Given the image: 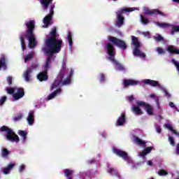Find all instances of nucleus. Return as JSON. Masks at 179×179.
Instances as JSON below:
<instances>
[{
  "instance_id": "nucleus-5",
  "label": "nucleus",
  "mask_w": 179,
  "mask_h": 179,
  "mask_svg": "<svg viewBox=\"0 0 179 179\" xmlns=\"http://www.w3.org/2000/svg\"><path fill=\"white\" fill-rule=\"evenodd\" d=\"M54 58V56L48 55L46 61L43 66V71L41 72L37 76V79L40 82H45L48 80V70L51 69V60Z\"/></svg>"
},
{
  "instance_id": "nucleus-13",
  "label": "nucleus",
  "mask_w": 179,
  "mask_h": 179,
  "mask_svg": "<svg viewBox=\"0 0 179 179\" xmlns=\"http://www.w3.org/2000/svg\"><path fill=\"white\" fill-rule=\"evenodd\" d=\"M123 85L124 87L127 88L129 87V86H138V85H141V83L138 80L124 79Z\"/></svg>"
},
{
  "instance_id": "nucleus-3",
  "label": "nucleus",
  "mask_w": 179,
  "mask_h": 179,
  "mask_svg": "<svg viewBox=\"0 0 179 179\" xmlns=\"http://www.w3.org/2000/svg\"><path fill=\"white\" fill-rule=\"evenodd\" d=\"M65 73H68V70L66 69V63L63 62L59 73L54 83L52 84L50 90H54V89H57V87H59L61 85L65 86V85H69V83H71V76L73 74V70L71 69L70 74L65 80H64Z\"/></svg>"
},
{
  "instance_id": "nucleus-21",
  "label": "nucleus",
  "mask_w": 179,
  "mask_h": 179,
  "mask_svg": "<svg viewBox=\"0 0 179 179\" xmlns=\"http://www.w3.org/2000/svg\"><path fill=\"white\" fill-rule=\"evenodd\" d=\"M110 61L112 62L113 64H115V68L117 71H125V68L124 67V66H122V64H120V62L115 60V57L113 58V60H110Z\"/></svg>"
},
{
  "instance_id": "nucleus-29",
  "label": "nucleus",
  "mask_w": 179,
  "mask_h": 179,
  "mask_svg": "<svg viewBox=\"0 0 179 179\" xmlns=\"http://www.w3.org/2000/svg\"><path fill=\"white\" fill-rule=\"evenodd\" d=\"M67 40L69 41V47H72L73 45V42L72 41V32L69 31L67 34Z\"/></svg>"
},
{
  "instance_id": "nucleus-52",
  "label": "nucleus",
  "mask_w": 179,
  "mask_h": 179,
  "mask_svg": "<svg viewBox=\"0 0 179 179\" xmlns=\"http://www.w3.org/2000/svg\"><path fill=\"white\" fill-rule=\"evenodd\" d=\"M169 106H171V108H176V105H174V103H173V102L169 103Z\"/></svg>"
},
{
  "instance_id": "nucleus-33",
  "label": "nucleus",
  "mask_w": 179,
  "mask_h": 179,
  "mask_svg": "<svg viewBox=\"0 0 179 179\" xmlns=\"http://www.w3.org/2000/svg\"><path fill=\"white\" fill-rule=\"evenodd\" d=\"M136 104L138 106V107H144V108H145L148 103H146L145 101H138Z\"/></svg>"
},
{
  "instance_id": "nucleus-53",
  "label": "nucleus",
  "mask_w": 179,
  "mask_h": 179,
  "mask_svg": "<svg viewBox=\"0 0 179 179\" xmlns=\"http://www.w3.org/2000/svg\"><path fill=\"white\" fill-rule=\"evenodd\" d=\"M134 99V95H131L130 96H129L128 100L129 101H132Z\"/></svg>"
},
{
  "instance_id": "nucleus-25",
  "label": "nucleus",
  "mask_w": 179,
  "mask_h": 179,
  "mask_svg": "<svg viewBox=\"0 0 179 179\" xmlns=\"http://www.w3.org/2000/svg\"><path fill=\"white\" fill-rule=\"evenodd\" d=\"M1 68L6 69V57L3 55H2L0 58V69Z\"/></svg>"
},
{
  "instance_id": "nucleus-18",
  "label": "nucleus",
  "mask_w": 179,
  "mask_h": 179,
  "mask_svg": "<svg viewBox=\"0 0 179 179\" xmlns=\"http://www.w3.org/2000/svg\"><path fill=\"white\" fill-rule=\"evenodd\" d=\"M166 50L171 55H179V49L174 48V46L169 45L167 47Z\"/></svg>"
},
{
  "instance_id": "nucleus-43",
  "label": "nucleus",
  "mask_w": 179,
  "mask_h": 179,
  "mask_svg": "<svg viewBox=\"0 0 179 179\" xmlns=\"http://www.w3.org/2000/svg\"><path fill=\"white\" fill-rule=\"evenodd\" d=\"M157 24L158 26H159V27H170V24H167V23L158 22Z\"/></svg>"
},
{
  "instance_id": "nucleus-7",
  "label": "nucleus",
  "mask_w": 179,
  "mask_h": 179,
  "mask_svg": "<svg viewBox=\"0 0 179 179\" xmlns=\"http://www.w3.org/2000/svg\"><path fill=\"white\" fill-rule=\"evenodd\" d=\"M135 9L134 8H121L119 10L116 12V23L115 26L117 27H121L122 26H124V22L125 20V17H124V13H127V12H134Z\"/></svg>"
},
{
  "instance_id": "nucleus-26",
  "label": "nucleus",
  "mask_w": 179,
  "mask_h": 179,
  "mask_svg": "<svg viewBox=\"0 0 179 179\" xmlns=\"http://www.w3.org/2000/svg\"><path fill=\"white\" fill-rule=\"evenodd\" d=\"M13 167H15V164L10 163L6 168L3 169V173L9 174V173H10V170L13 169Z\"/></svg>"
},
{
  "instance_id": "nucleus-49",
  "label": "nucleus",
  "mask_w": 179,
  "mask_h": 179,
  "mask_svg": "<svg viewBox=\"0 0 179 179\" xmlns=\"http://www.w3.org/2000/svg\"><path fill=\"white\" fill-rule=\"evenodd\" d=\"M156 131L158 134H162V128H160V127H157Z\"/></svg>"
},
{
  "instance_id": "nucleus-31",
  "label": "nucleus",
  "mask_w": 179,
  "mask_h": 179,
  "mask_svg": "<svg viewBox=\"0 0 179 179\" xmlns=\"http://www.w3.org/2000/svg\"><path fill=\"white\" fill-rule=\"evenodd\" d=\"M179 31V26H173L171 31V36H174L176 33Z\"/></svg>"
},
{
  "instance_id": "nucleus-50",
  "label": "nucleus",
  "mask_w": 179,
  "mask_h": 179,
  "mask_svg": "<svg viewBox=\"0 0 179 179\" xmlns=\"http://www.w3.org/2000/svg\"><path fill=\"white\" fill-rule=\"evenodd\" d=\"M96 162V159H92L88 161V164H93V163Z\"/></svg>"
},
{
  "instance_id": "nucleus-39",
  "label": "nucleus",
  "mask_w": 179,
  "mask_h": 179,
  "mask_svg": "<svg viewBox=\"0 0 179 179\" xmlns=\"http://www.w3.org/2000/svg\"><path fill=\"white\" fill-rule=\"evenodd\" d=\"M104 80H106V76H104L103 73H100L99 74V82H101V83H103V82H104Z\"/></svg>"
},
{
  "instance_id": "nucleus-4",
  "label": "nucleus",
  "mask_w": 179,
  "mask_h": 179,
  "mask_svg": "<svg viewBox=\"0 0 179 179\" xmlns=\"http://www.w3.org/2000/svg\"><path fill=\"white\" fill-rule=\"evenodd\" d=\"M54 0H40V3L43 10H48L50 9V14L46 15L43 18V23L45 27H48L51 24V20H52V16H54V9H55V3H52Z\"/></svg>"
},
{
  "instance_id": "nucleus-60",
  "label": "nucleus",
  "mask_w": 179,
  "mask_h": 179,
  "mask_svg": "<svg viewBox=\"0 0 179 179\" xmlns=\"http://www.w3.org/2000/svg\"><path fill=\"white\" fill-rule=\"evenodd\" d=\"M161 120H163V117L159 116Z\"/></svg>"
},
{
  "instance_id": "nucleus-27",
  "label": "nucleus",
  "mask_w": 179,
  "mask_h": 179,
  "mask_svg": "<svg viewBox=\"0 0 179 179\" xmlns=\"http://www.w3.org/2000/svg\"><path fill=\"white\" fill-rule=\"evenodd\" d=\"M144 110H145L148 115H153V108L152 106H150V104H147L145 108H144Z\"/></svg>"
},
{
  "instance_id": "nucleus-23",
  "label": "nucleus",
  "mask_w": 179,
  "mask_h": 179,
  "mask_svg": "<svg viewBox=\"0 0 179 179\" xmlns=\"http://www.w3.org/2000/svg\"><path fill=\"white\" fill-rule=\"evenodd\" d=\"M61 92H62L61 88H58L57 90H55L52 93L48 95V100H52V99L56 97L59 93H61Z\"/></svg>"
},
{
  "instance_id": "nucleus-19",
  "label": "nucleus",
  "mask_w": 179,
  "mask_h": 179,
  "mask_svg": "<svg viewBox=\"0 0 179 179\" xmlns=\"http://www.w3.org/2000/svg\"><path fill=\"white\" fill-rule=\"evenodd\" d=\"M144 83L145 85H150V86H152L154 87H160V84L156 80L146 79L144 80Z\"/></svg>"
},
{
  "instance_id": "nucleus-42",
  "label": "nucleus",
  "mask_w": 179,
  "mask_h": 179,
  "mask_svg": "<svg viewBox=\"0 0 179 179\" xmlns=\"http://www.w3.org/2000/svg\"><path fill=\"white\" fill-rule=\"evenodd\" d=\"M31 58H33V54L30 53L28 54L24 59V62H27V61H30V59H31Z\"/></svg>"
},
{
  "instance_id": "nucleus-11",
  "label": "nucleus",
  "mask_w": 179,
  "mask_h": 179,
  "mask_svg": "<svg viewBox=\"0 0 179 179\" xmlns=\"http://www.w3.org/2000/svg\"><path fill=\"white\" fill-rule=\"evenodd\" d=\"M144 13L145 15H149L150 16H157V15H160V16H166L164 13L159 10V9L150 10L148 8H145Z\"/></svg>"
},
{
  "instance_id": "nucleus-41",
  "label": "nucleus",
  "mask_w": 179,
  "mask_h": 179,
  "mask_svg": "<svg viewBox=\"0 0 179 179\" xmlns=\"http://www.w3.org/2000/svg\"><path fill=\"white\" fill-rule=\"evenodd\" d=\"M154 40H155V41H163V36H162V35H158L157 36H154Z\"/></svg>"
},
{
  "instance_id": "nucleus-57",
  "label": "nucleus",
  "mask_w": 179,
  "mask_h": 179,
  "mask_svg": "<svg viewBox=\"0 0 179 179\" xmlns=\"http://www.w3.org/2000/svg\"><path fill=\"white\" fill-rule=\"evenodd\" d=\"M150 97L151 99H155V97H156V95L152 94L150 95Z\"/></svg>"
},
{
  "instance_id": "nucleus-59",
  "label": "nucleus",
  "mask_w": 179,
  "mask_h": 179,
  "mask_svg": "<svg viewBox=\"0 0 179 179\" xmlns=\"http://www.w3.org/2000/svg\"><path fill=\"white\" fill-rule=\"evenodd\" d=\"M155 101H156L157 103H159V98H157L156 100H155Z\"/></svg>"
},
{
  "instance_id": "nucleus-8",
  "label": "nucleus",
  "mask_w": 179,
  "mask_h": 179,
  "mask_svg": "<svg viewBox=\"0 0 179 179\" xmlns=\"http://www.w3.org/2000/svg\"><path fill=\"white\" fill-rule=\"evenodd\" d=\"M131 44L134 47L133 54L135 57L146 58V54L141 52V50H139V48L141 47V42H139V40L136 36H131Z\"/></svg>"
},
{
  "instance_id": "nucleus-22",
  "label": "nucleus",
  "mask_w": 179,
  "mask_h": 179,
  "mask_svg": "<svg viewBox=\"0 0 179 179\" xmlns=\"http://www.w3.org/2000/svg\"><path fill=\"white\" fill-rule=\"evenodd\" d=\"M131 111L136 115H142L143 114V112L141 110V108L138 106H136V105H133L131 107Z\"/></svg>"
},
{
  "instance_id": "nucleus-24",
  "label": "nucleus",
  "mask_w": 179,
  "mask_h": 179,
  "mask_svg": "<svg viewBox=\"0 0 179 179\" xmlns=\"http://www.w3.org/2000/svg\"><path fill=\"white\" fill-rule=\"evenodd\" d=\"M18 135H20V136H21L22 138V141L23 143H24V142H26V141L27 139V131H26L24 130H20L18 131Z\"/></svg>"
},
{
  "instance_id": "nucleus-1",
  "label": "nucleus",
  "mask_w": 179,
  "mask_h": 179,
  "mask_svg": "<svg viewBox=\"0 0 179 179\" xmlns=\"http://www.w3.org/2000/svg\"><path fill=\"white\" fill-rule=\"evenodd\" d=\"M62 39L57 38V28H53L50 31V37L45 41V45L42 48L45 55L54 57V54H58L62 48Z\"/></svg>"
},
{
  "instance_id": "nucleus-28",
  "label": "nucleus",
  "mask_w": 179,
  "mask_h": 179,
  "mask_svg": "<svg viewBox=\"0 0 179 179\" xmlns=\"http://www.w3.org/2000/svg\"><path fill=\"white\" fill-rule=\"evenodd\" d=\"M152 150H153V147H148L141 153V156H142V157H145V156L150 153Z\"/></svg>"
},
{
  "instance_id": "nucleus-62",
  "label": "nucleus",
  "mask_w": 179,
  "mask_h": 179,
  "mask_svg": "<svg viewBox=\"0 0 179 179\" xmlns=\"http://www.w3.org/2000/svg\"><path fill=\"white\" fill-rule=\"evenodd\" d=\"M113 1H117V0H113Z\"/></svg>"
},
{
  "instance_id": "nucleus-34",
  "label": "nucleus",
  "mask_w": 179,
  "mask_h": 179,
  "mask_svg": "<svg viewBox=\"0 0 179 179\" xmlns=\"http://www.w3.org/2000/svg\"><path fill=\"white\" fill-rule=\"evenodd\" d=\"M6 100H8V97H6V96H3L0 98V107H2V106L5 104Z\"/></svg>"
},
{
  "instance_id": "nucleus-40",
  "label": "nucleus",
  "mask_w": 179,
  "mask_h": 179,
  "mask_svg": "<svg viewBox=\"0 0 179 179\" xmlns=\"http://www.w3.org/2000/svg\"><path fill=\"white\" fill-rule=\"evenodd\" d=\"M108 173H109V174H117V170H115V169H113V168H109L108 169Z\"/></svg>"
},
{
  "instance_id": "nucleus-58",
  "label": "nucleus",
  "mask_w": 179,
  "mask_h": 179,
  "mask_svg": "<svg viewBox=\"0 0 179 179\" xmlns=\"http://www.w3.org/2000/svg\"><path fill=\"white\" fill-rule=\"evenodd\" d=\"M173 2H176V3H179V0H173Z\"/></svg>"
},
{
  "instance_id": "nucleus-2",
  "label": "nucleus",
  "mask_w": 179,
  "mask_h": 179,
  "mask_svg": "<svg viewBox=\"0 0 179 179\" xmlns=\"http://www.w3.org/2000/svg\"><path fill=\"white\" fill-rule=\"evenodd\" d=\"M27 30L24 35H20V41L21 46L24 51L26 50V43H24V37L29 40V48H34L37 45V41H36V36H34V29H36V21L29 20L26 23Z\"/></svg>"
},
{
  "instance_id": "nucleus-15",
  "label": "nucleus",
  "mask_w": 179,
  "mask_h": 179,
  "mask_svg": "<svg viewBox=\"0 0 179 179\" xmlns=\"http://www.w3.org/2000/svg\"><path fill=\"white\" fill-rule=\"evenodd\" d=\"M126 121H127V117L125 116V113H123L118 117V119L116 122V126L117 127H122V125H124V123L126 122Z\"/></svg>"
},
{
  "instance_id": "nucleus-36",
  "label": "nucleus",
  "mask_w": 179,
  "mask_h": 179,
  "mask_svg": "<svg viewBox=\"0 0 179 179\" xmlns=\"http://www.w3.org/2000/svg\"><path fill=\"white\" fill-rule=\"evenodd\" d=\"M157 52H158V54H159L160 55H163L166 54V50H164V49H163L160 47H157Z\"/></svg>"
},
{
  "instance_id": "nucleus-32",
  "label": "nucleus",
  "mask_w": 179,
  "mask_h": 179,
  "mask_svg": "<svg viewBox=\"0 0 179 179\" xmlns=\"http://www.w3.org/2000/svg\"><path fill=\"white\" fill-rule=\"evenodd\" d=\"M73 174V171L71 170V169H65L64 170V176L66 177H69L70 176H72Z\"/></svg>"
},
{
  "instance_id": "nucleus-48",
  "label": "nucleus",
  "mask_w": 179,
  "mask_h": 179,
  "mask_svg": "<svg viewBox=\"0 0 179 179\" xmlns=\"http://www.w3.org/2000/svg\"><path fill=\"white\" fill-rule=\"evenodd\" d=\"M7 82L9 86H10V85H12V77L10 76L7 77Z\"/></svg>"
},
{
  "instance_id": "nucleus-56",
  "label": "nucleus",
  "mask_w": 179,
  "mask_h": 179,
  "mask_svg": "<svg viewBox=\"0 0 179 179\" xmlns=\"http://www.w3.org/2000/svg\"><path fill=\"white\" fill-rule=\"evenodd\" d=\"M175 135H176L177 136H179V132H178L177 131H173V133Z\"/></svg>"
},
{
  "instance_id": "nucleus-6",
  "label": "nucleus",
  "mask_w": 179,
  "mask_h": 179,
  "mask_svg": "<svg viewBox=\"0 0 179 179\" xmlns=\"http://www.w3.org/2000/svg\"><path fill=\"white\" fill-rule=\"evenodd\" d=\"M0 132H6V134L4 135L5 138H6L7 141H10V142H15V143H19V136L16 134L13 131V130L10 128H9L7 126H2L0 128Z\"/></svg>"
},
{
  "instance_id": "nucleus-61",
  "label": "nucleus",
  "mask_w": 179,
  "mask_h": 179,
  "mask_svg": "<svg viewBox=\"0 0 179 179\" xmlns=\"http://www.w3.org/2000/svg\"><path fill=\"white\" fill-rule=\"evenodd\" d=\"M68 179H72V177H69Z\"/></svg>"
},
{
  "instance_id": "nucleus-20",
  "label": "nucleus",
  "mask_w": 179,
  "mask_h": 179,
  "mask_svg": "<svg viewBox=\"0 0 179 179\" xmlns=\"http://www.w3.org/2000/svg\"><path fill=\"white\" fill-rule=\"evenodd\" d=\"M133 142L138 145V146H143V145H146V142L145 141L138 138L136 136H133Z\"/></svg>"
},
{
  "instance_id": "nucleus-9",
  "label": "nucleus",
  "mask_w": 179,
  "mask_h": 179,
  "mask_svg": "<svg viewBox=\"0 0 179 179\" xmlns=\"http://www.w3.org/2000/svg\"><path fill=\"white\" fill-rule=\"evenodd\" d=\"M108 39L109 41L112 42L113 45H116V47H118V48H121L122 50H127V45L125 41L114 36L108 37Z\"/></svg>"
},
{
  "instance_id": "nucleus-51",
  "label": "nucleus",
  "mask_w": 179,
  "mask_h": 179,
  "mask_svg": "<svg viewBox=\"0 0 179 179\" xmlns=\"http://www.w3.org/2000/svg\"><path fill=\"white\" fill-rule=\"evenodd\" d=\"M176 155L179 156V144L176 145Z\"/></svg>"
},
{
  "instance_id": "nucleus-30",
  "label": "nucleus",
  "mask_w": 179,
  "mask_h": 179,
  "mask_svg": "<svg viewBox=\"0 0 179 179\" xmlns=\"http://www.w3.org/2000/svg\"><path fill=\"white\" fill-rule=\"evenodd\" d=\"M23 118V113H18L15 117L13 118L15 122H17V121H20Z\"/></svg>"
},
{
  "instance_id": "nucleus-16",
  "label": "nucleus",
  "mask_w": 179,
  "mask_h": 179,
  "mask_svg": "<svg viewBox=\"0 0 179 179\" xmlns=\"http://www.w3.org/2000/svg\"><path fill=\"white\" fill-rule=\"evenodd\" d=\"M31 72H33V69H27L23 73V78L26 82H30L31 78Z\"/></svg>"
},
{
  "instance_id": "nucleus-45",
  "label": "nucleus",
  "mask_w": 179,
  "mask_h": 179,
  "mask_svg": "<svg viewBox=\"0 0 179 179\" xmlns=\"http://www.w3.org/2000/svg\"><path fill=\"white\" fill-rule=\"evenodd\" d=\"M7 93L8 94H15V89L14 88H7Z\"/></svg>"
},
{
  "instance_id": "nucleus-55",
  "label": "nucleus",
  "mask_w": 179,
  "mask_h": 179,
  "mask_svg": "<svg viewBox=\"0 0 179 179\" xmlns=\"http://www.w3.org/2000/svg\"><path fill=\"white\" fill-rule=\"evenodd\" d=\"M165 95L168 96V98H169L171 96L170 93H169V92L165 91Z\"/></svg>"
},
{
  "instance_id": "nucleus-12",
  "label": "nucleus",
  "mask_w": 179,
  "mask_h": 179,
  "mask_svg": "<svg viewBox=\"0 0 179 179\" xmlns=\"http://www.w3.org/2000/svg\"><path fill=\"white\" fill-rule=\"evenodd\" d=\"M113 152L115 155H117L119 157H121L123 159V160H125L126 162H128L129 160V157L128 156V153L125 151H123L120 149L114 148Z\"/></svg>"
},
{
  "instance_id": "nucleus-47",
  "label": "nucleus",
  "mask_w": 179,
  "mask_h": 179,
  "mask_svg": "<svg viewBox=\"0 0 179 179\" xmlns=\"http://www.w3.org/2000/svg\"><path fill=\"white\" fill-rule=\"evenodd\" d=\"M25 169H26V166H24V164L21 165L19 168V173H23V171H24Z\"/></svg>"
},
{
  "instance_id": "nucleus-38",
  "label": "nucleus",
  "mask_w": 179,
  "mask_h": 179,
  "mask_svg": "<svg viewBox=\"0 0 179 179\" xmlns=\"http://www.w3.org/2000/svg\"><path fill=\"white\" fill-rule=\"evenodd\" d=\"M158 174H159V176H167V174H169V173L166 171H165L164 169H161V170L158 171Z\"/></svg>"
},
{
  "instance_id": "nucleus-10",
  "label": "nucleus",
  "mask_w": 179,
  "mask_h": 179,
  "mask_svg": "<svg viewBox=\"0 0 179 179\" xmlns=\"http://www.w3.org/2000/svg\"><path fill=\"white\" fill-rule=\"evenodd\" d=\"M105 48L107 54L109 55L108 59H109V61H114V58H115V48H114V45L110 43H107L105 45Z\"/></svg>"
},
{
  "instance_id": "nucleus-14",
  "label": "nucleus",
  "mask_w": 179,
  "mask_h": 179,
  "mask_svg": "<svg viewBox=\"0 0 179 179\" xmlns=\"http://www.w3.org/2000/svg\"><path fill=\"white\" fill-rule=\"evenodd\" d=\"M24 96V90L23 88L20 87L17 90V93H14L13 94V99L14 100H19V99H22V97Z\"/></svg>"
},
{
  "instance_id": "nucleus-54",
  "label": "nucleus",
  "mask_w": 179,
  "mask_h": 179,
  "mask_svg": "<svg viewBox=\"0 0 179 179\" xmlns=\"http://www.w3.org/2000/svg\"><path fill=\"white\" fill-rule=\"evenodd\" d=\"M148 166H150L151 167L153 166V162L152 161H148Z\"/></svg>"
},
{
  "instance_id": "nucleus-35",
  "label": "nucleus",
  "mask_w": 179,
  "mask_h": 179,
  "mask_svg": "<svg viewBox=\"0 0 179 179\" xmlns=\"http://www.w3.org/2000/svg\"><path fill=\"white\" fill-rule=\"evenodd\" d=\"M9 155V151L6 148H3L1 151L2 157H6V156Z\"/></svg>"
},
{
  "instance_id": "nucleus-46",
  "label": "nucleus",
  "mask_w": 179,
  "mask_h": 179,
  "mask_svg": "<svg viewBox=\"0 0 179 179\" xmlns=\"http://www.w3.org/2000/svg\"><path fill=\"white\" fill-rule=\"evenodd\" d=\"M166 128H167V129H169V131H171V132H174V129L173 128V126H171V124H166Z\"/></svg>"
},
{
  "instance_id": "nucleus-37",
  "label": "nucleus",
  "mask_w": 179,
  "mask_h": 179,
  "mask_svg": "<svg viewBox=\"0 0 179 179\" xmlns=\"http://www.w3.org/2000/svg\"><path fill=\"white\" fill-rule=\"evenodd\" d=\"M141 22L143 24H148V23H149V20L143 17V15H141Z\"/></svg>"
},
{
  "instance_id": "nucleus-17",
  "label": "nucleus",
  "mask_w": 179,
  "mask_h": 179,
  "mask_svg": "<svg viewBox=\"0 0 179 179\" xmlns=\"http://www.w3.org/2000/svg\"><path fill=\"white\" fill-rule=\"evenodd\" d=\"M27 121L29 125H33L34 124V110H30L27 117Z\"/></svg>"
},
{
  "instance_id": "nucleus-44",
  "label": "nucleus",
  "mask_w": 179,
  "mask_h": 179,
  "mask_svg": "<svg viewBox=\"0 0 179 179\" xmlns=\"http://www.w3.org/2000/svg\"><path fill=\"white\" fill-rule=\"evenodd\" d=\"M169 141L170 142L171 146H174V145H176L174 138H173L172 136H169Z\"/></svg>"
}]
</instances>
